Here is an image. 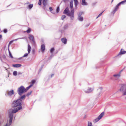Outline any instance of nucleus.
<instances>
[{
	"label": "nucleus",
	"mask_w": 126,
	"mask_h": 126,
	"mask_svg": "<svg viewBox=\"0 0 126 126\" xmlns=\"http://www.w3.org/2000/svg\"><path fill=\"white\" fill-rule=\"evenodd\" d=\"M22 102V100L20 99H18L15 100L13 101L12 104V106L13 107H16L19 106L16 108L14 109H9L8 111V116L9 118V121L8 125V121L7 120V123L5 126H9L12 123L13 120V113H16L18 110H21L22 107L21 106L22 105L21 103Z\"/></svg>",
	"instance_id": "1"
},
{
	"label": "nucleus",
	"mask_w": 126,
	"mask_h": 126,
	"mask_svg": "<svg viewBox=\"0 0 126 126\" xmlns=\"http://www.w3.org/2000/svg\"><path fill=\"white\" fill-rule=\"evenodd\" d=\"M119 90L121 93L123 95H126V84H121L120 85Z\"/></svg>",
	"instance_id": "2"
},
{
	"label": "nucleus",
	"mask_w": 126,
	"mask_h": 126,
	"mask_svg": "<svg viewBox=\"0 0 126 126\" xmlns=\"http://www.w3.org/2000/svg\"><path fill=\"white\" fill-rule=\"evenodd\" d=\"M17 92L19 95H21L26 92L25 88L23 86H21L18 88Z\"/></svg>",
	"instance_id": "3"
},
{
	"label": "nucleus",
	"mask_w": 126,
	"mask_h": 126,
	"mask_svg": "<svg viewBox=\"0 0 126 126\" xmlns=\"http://www.w3.org/2000/svg\"><path fill=\"white\" fill-rule=\"evenodd\" d=\"M74 9L71 10V12H69L67 14V15L70 17L71 20H73L74 18Z\"/></svg>",
	"instance_id": "4"
},
{
	"label": "nucleus",
	"mask_w": 126,
	"mask_h": 126,
	"mask_svg": "<svg viewBox=\"0 0 126 126\" xmlns=\"http://www.w3.org/2000/svg\"><path fill=\"white\" fill-rule=\"evenodd\" d=\"M104 114V112H102L98 117L97 118H96L94 120V122L96 123L101 119Z\"/></svg>",
	"instance_id": "5"
},
{
	"label": "nucleus",
	"mask_w": 126,
	"mask_h": 126,
	"mask_svg": "<svg viewBox=\"0 0 126 126\" xmlns=\"http://www.w3.org/2000/svg\"><path fill=\"white\" fill-rule=\"evenodd\" d=\"M102 87H99L97 90L96 92V95L97 97H99L101 96V94L102 92Z\"/></svg>",
	"instance_id": "6"
},
{
	"label": "nucleus",
	"mask_w": 126,
	"mask_h": 126,
	"mask_svg": "<svg viewBox=\"0 0 126 126\" xmlns=\"http://www.w3.org/2000/svg\"><path fill=\"white\" fill-rule=\"evenodd\" d=\"M94 89V88H93L88 87L87 90H84V91L85 93H88L92 91Z\"/></svg>",
	"instance_id": "7"
},
{
	"label": "nucleus",
	"mask_w": 126,
	"mask_h": 126,
	"mask_svg": "<svg viewBox=\"0 0 126 126\" xmlns=\"http://www.w3.org/2000/svg\"><path fill=\"white\" fill-rule=\"evenodd\" d=\"M48 0H43V4L44 6L43 7V8L45 10H46V6L47 5Z\"/></svg>",
	"instance_id": "8"
},
{
	"label": "nucleus",
	"mask_w": 126,
	"mask_h": 126,
	"mask_svg": "<svg viewBox=\"0 0 126 126\" xmlns=\"http://www.w3.org/2000/svg\"><path fill=\"white\" fill-rule=\"evenodd\" d=\"M29 38L30 41H32L33 43H34L35 42L34 40V37L32 35L29 34Z\"/></svg>",
	"instance_id": "9"
},
{
	"label": "nucleus",
	"mask_w": 126,
	"mask_h": 126,
	"mask_svg": "<svg viewBox=\"0 0 126 126\" xmlns=\"http://www.w3.org/2000/svg\"><path fill=\"white\" fill-rule=\"evenodd\" d=\"M120 72L118 74H114L113 75V76L115 77V79L117 80L119 78L120 76Z\"/></svg>",
	"instance_id": "10"
},
{
	"label": "nucleus",
	"mask_w": 126,
	"mask_h": 126,
	"mask_svg": "<svg viewBox=\"0 0 126 126\" xmlns=\"http://www.w3.org/2000/svg\"><path fill=\"white\" fill-rule=\"evenodd\" d=\"M14 94V91L13 90L8 91L7 93V94H8L9 96H11Z\"/></svg>",
	"instance_id": "11"
},
{
	"label": "nucleus",
	"mask_w": 126,
	"mask_h": 126,
	"mask_svg": "<svg viewBox=\"0 0 126 126\" xmlns=\"http://www.w3.org/2000/svg\"><path fill=\"white\" fill-rule=\"evenodd\" d=\"M61 40L63 43L64 44H66L67 40L65 38H62L61 39Z\"/></svg>",
	"instance_id": "12"
},
{
	"label": "nucleus",
	"mask_w": 126,
	"mask_h": 126,
	"mask_svg": "<svg viewBox=\"0 0 126 126\" xmlns=\"http://www.w3.org/2000/svg\"><path fill=\"white\" fill-rule=\"evenodd\" d=\"M126 53V51H124V50L121 49L119 53L118 54L117 56L120 54H123Z\"/></svg>",
	"instance_id": "13"
},
{
	"label": "nucleus",
	"mask_w": 126,
	"mask_h": 126,
	"mask_svg": "<svg viewBox=\"0 0 126 126\" xmlns=\"http://www.w3.org/2000/svg\"><path fill=\"white\" fill-rule=\"evenodd\" d=\"M45 46L44 44L42 45L41 47V51L43 52L45 49Z\"/></svg>",
	"instance_id": "14"
},
{
	"label": "nucleus",
	"mask_w": 126,
	"mask_h": 126,
	"mask_svg": "<svg viewBox=\"0 0 126 126\" xmlns=\"http://www.w3.org/2000/svg\"><path fill=\"white\" fill-rule=\"evenodd\" d=\"M69 10L68 7H67L64 10L63 13L64 14H66L68 13Z\"/></svg>",
	"instance_id": "15"
},
{
	"label": "nucleus",
	"mask_w": 126,
	"mask_h": 126,
	"mask_svg": "<svg viewBox=\"0 0 126 126\" xmlns=\"http://www.w3.org/2000/svg\"><path fill=\"white\" fill-rule=\"evenodd\" d=\"M70 8H71V10H72V9H74L73 8V1H71L70 2Z\"/></svg>",
	"instance_id": "16"
},
{
	"label": "nucleus",
	"mask_w": 126,
	"mask_h": 126,
	"mask_svg": "<svg viewBox=\"0 0 126 126\" xmlns=\"http://www.w3.org/2000/svg\"><path fill=\"white\" fill-rule=\"evenodd\" d=\"M13 66L14 67H18L21 66V65L20 64H13Z\"/></svg>",
	"instance_id": "17"
},
{
	"label": "nucleus",
	"mask_w": 126,
	"mask_h": 126,
	"mask_svg": "<svg viewBox=\"0 0 126 126\" xmlns=\"http://www.w3.org/2000/svg\"><path fill=\"white\" fill-rule=\"evenodd\" d=\"M81 4L83 5H87V3L86 2L85 0H82Z\"/></svg>",
	"instance_id": "18"
},
{
	"label": "nucleus",
	"mask_w": 126,
	"mask_h": 126,
	"mask_svg": "<svg viewBox=\"0 0 126 126\" xmlns=\"http://www.w3.org/2000/svg\"><path fill=\"white\" fill-rule=\"evenodd\" d=\"M78 19L79 21H82L83 20V17L82 16L78 17Z\"/></svg>",
	"instance_id": "19"
},
{
	"label": "nucleus",
	"mask_w": 126,
	"mask_h": 126,
	"mask_svg": "<svg viewBox=\"0 0 126 126\" xmlns=\"http://www.w3.org/2000/svg\"><path fill=\"white\" fill-rule=\"evenodd\" d=\"M26 96L25 95H23L21 96L18 99H20L22 100L23 99L24 100L25 99Z\"/></svg>",
	"instance_id": "20"
},
{
	"label": "nucleus",
	"mask_w": 126,
	"mask_h": 126,
	"mask_svg": "<svg viewBox=\"0 0 126 126\" xmlns=\"http://www.w3.org/2000/svg\"><path fill=\"white\" fill-rule=\"evenodd\" d=\"M75 2V5L76 8L77 7V5L78 4V2L77 0H74Z\"/></svg>",
	"instance_id": "21"
},
{
	"label": "nucleus",
	"mask_w": 126,
	"mask_h": 126,
	"mask_svg": "<svg viewBox=\"0 0 126 126\" xmlns=\"http://www.w3.org/2000/svg\"><path fill=\"white\" fill-rule=\"evenodd\" d=\"M31 46L29 45H28V53H30L31 51Z\"/></svg>",
	"instance_id": "22"
},
{
	"label": "nucleus",
	"mask_w": 126,
	"mask_h": 126,
	"mask_svg": "<svg viewBox=\"0 0 126 126\" xmlns=\"http://www.w3.org/2000/svg\"><path fill=\"white\" fill-rule=\"evenodd\" d=\"M24 39V38H17L16 39H15L14 40H12L10 41L9 43V44H11L13 42V41H16L19 39Z\"/></svg>",
	"instance_id": "23"
},
{
	"label": "nucleus",
	"mask_w": 126,
	"mask_h": 126,
	"mask_svg": "<svg viewBox=\"0 0 126 126\" xmlns=\"http://www.w3.org/2000/svg\"><path fill=\"white\" fill-rule=\"evenodd\" d=\"M83 14V12L82 11H80L78 13V17L81 16Z\"/></svg>",
	"instance_id": "24"
},
{
	"label": "nucleus",
	"mask_w": 126,
	"mask_h": 126,
	"mask_svg": "<svg viewBox=\"0 0 126 126\" xmlns=\"http://www.w3.org/2000/svg\"><path fill=\"white\" fill-rule=\"evenodd\" d=\"M32 86V85H30L29 86L25 88L26 92Z\"/></svg>",
	"instance_id": "25"
},
{
	"label": "nucleus",
	"mask_w": 126,
	"mask_h": 126,
	"mask_svg": "<svg viewBox=\"0 0 126 126\" xmlns=\"http://www.w3.org/2000/svg\"><path fill=\"white\" fill-rule=\"evenodd\" d=\"M88 126H93L92 123L90 122H88Z\"/></svg>",
	"instance_id": "26"
},
{
	"label": "nucleus",
	"mask_w": 126,
	"mask_h": 126,
	"mask_svg": "<svg viewBox=\"0 0 126 126\" xmlns=\"http://www.w3.org/2000/svg\"><path fill=\"white\" fill-rule=\"evenodd\" d=\"M33 6V4H30L28 6V7L29 9H31Z\"/></svg>",
	"instance_id": "27"
},
{
	"label": "nucleus",
	"mask_w": 126,
	"mask_h": 126,
	"mask_svg": "<svg viewBox=\"0 0 126 126\" xmlns=\"http://www.w3.org/2000/svg\"><path fill=\"white\" fill-rule=\"evenodd\" d=\"M17 72L16 71H14L13 72V75L15 76H16L17 75Z\"/></svg>",
	"instance_id": "28"
},
{
	"label": "nucleus",
	"mask_w": 126,
	"mask_h": 126,
	"mask_svg": "<svg viewBox=\"0 0 126 126\" xmlns=\"http://www.w3.org/2000/svg\"><path fill=\"white\" fill-rule=\"evenodd\" d=\"M54 48H52L50 50V52L51 53H52L53 51H54Z\"/></svg>",
	"instance_id": "29"
},
{
	"label": "nucleus",
	"mask_w": 126,
	"mask_h": 126,
	"mask_svg": "<svg viewBox=\"0 0 126 126\" xmlns=\"http://www.w3.org/2000/svg\"><path fill=\"white\" fill-rule=\"evenodd\" d=\"M66 17V16L65 15H63L61 17V19L62 20H63Z\"/></svg>",
	"instance_id": "30"
},
{
	"label": "nucleus",
	"mask_w": 126,
	"mask_h": 126,
	"mask_svg": "<svg viewBox=\"0 0 126 126\" xmlns=\"http://www.w3.org/2000/svg\"><path fill=\"white\" fill-rule=\"evenodd\" d=\"M126 2V0H124V1H121L120 2V3L121 4H124Z\"/></svg>",
	"instance_id": "31"
},
{
	"label": "nucleus",
	"mask_w": 126,
	"mask_h": 126,
	"mask_svg": "<svg viewBox=\"0 0 126 126\" xmlns=\"http://www.w3.org/2000/svg\"><path fill=\"white\" fill-rule=\"evenodd\" d=\"M35 81L34 80H32L31 81L32 84L31 85H33V84L35 83Z\"/></svg>",
	"instance_id": "32"
},
{
	"label": "nucleus",
	"mask_w": 126,
	"mask_h": 126,
	"mask_svg": "<svg viewBox=\"0 0 126 126\" xmlns=\"http://www.w3.org/2000/svg\"><path fill=\"white\" fill-rule=\"evenodd\" d=\"M104 11H103V12H102L98 16H97V17H96V18L97 19L98 17H99V16H101L102 15V14L104 12Z\"/></svg>",
	"instance_id": "33"
},
{
	"label": "nucleus",
	"mask_w": 126,
	"mask_h": 126,
	"mask_svg": "<svg viewBox=\"0 0 126 126\" xmlns=\"http://www.w3.org/2000/svg\"><path fill=\"white\" fill-rule=\"evenodd\" d=\"M32 92V91H31L30 92H29L27 93L26 95L27 96H28L29 95L31 94Z\"/></svg>",
	"instance_id": "34"
},
{
	"label": "nucleus",
	"mask_w": 126,
	"mask_h": 126,
	"mask_svg": "<svg viewBox=\"0 0 126 126\" xmlns=\"http://www.w3.org/2000/svg\"><path fill=\"white\" fill-rule=\"evenodd\" d=\"M9 56L11 57L12 58H13V57L9 50Z\"/></svg>",
	"instance_id": "35"
},
{
	"label": "nucleus",
	"mask_w": 126,
	"mask_h": 126,
	"mask_svg": "<svg viewBox=\"0 0 126 126\" xmlns=\"http://www.w3.org/2000/svg\"><path fill=\"white\" fill-rule=\"evenodd\" d=\"M59 11V7H58L56 10V12L57 13H58Z\"/></svg>",
	"instance_id": "36"
},
{
	"label": "nucleus",
	"mask_w": 126,
	"mask_h": 126,
	"mask_svg": "<svg viewBox=\"0 0 126 126\" xmlns=\"http://www.w3.org/2000/svg\"><path fill=\"white\" fill-rule=\"evenodd\" d=\"M42 0H39L38 2V4L39 5H41Z\"/></svg>",
	"instance_id": "37"
},
{
	"label": "nucleus",
	"mask_w": 126,
	"mask_h": 126,
	"mask_svg": "<svg viewBox=\"0 0 126 126\" xmlns=\"http://www.w3.org/2000/svg\"><path fill=\"white\" fill-rule=\"evenodd\" d=\"M30 31H31V29H28V30L26 31V32H27V33H30Z\"/></svg>",
	"instance_id": "38"
},
{
	"label": "nucleus",
	"mask_w": 126,
	"mask_h": 126,
	"mask_svg": "<svg viewBox=\"0 0 126 126\" xmlns=\"http://www.w3.org/2000/svg\"><path fill=\"white\" fill-rule=\"evenodd\" d=\"M117 11L116 9H114V10L112 12V13L113 14H114Z\"/></svg>",
	"instance_id": "39"
},
{
	"label": "nucleus",
	"mask_w": 126,
	"mask_h": 126,
	"mask_svg": "<svg viewBox=\"0 0 126 126\" xmlns=\"http://www.w3.org/2000/svg\"><path fill=\"white\" fill-rule=\"evenodd\" d=\"M49 9L50 11L52 13H53V12H52V10H53V9H52V7H50L49 8Z\"/></svg>",
	"instance_id": "40"
},
{
	"label": "nucleus",
	"mask_w": 126,
	"mask_h": 126,
	"mask_svg": "<svg viewBox=\"0 0 126 126\" xmlns=\"http://www.w3.org/2000/svg\"><path fill=\"white\" fill-rule=\"evenodd\" d=\"M3 32L4 33H6L7 32V30L6 29H4L3 30Z\"/></svg>",
	"instance_id": "41"
},
{
	"label": "nucleus",
	"mask_w": 126,
	"mask_h": 126,
	"mask_svg": "<svg viewBox=\"0 0 126 126\" xmlns=\"http://www.w3.org/2000/svg\"><path fill=\"white\" fill-rule=\"evenodd\" d=\"M28 53H25L23 56V57H25L27 56L28 55Z\"/></svg>",
	"instance_id": "42"
},
{
	"label": "nucleus",
	"mask_w": 126,
	"mask_h": 126,
	"mask_svg": "<svg viewBox=\"0 0 126 126\" xmlns=\"http://www.w3.org/2000/svg\"><path fill=\"white\" fill-rule=\"evenodd\" d=\"M118 6H117V5L116 6V7H115V9H116V10H117V9H118Z\"/></svg>",
	"instance_id": "43"
},
{
	"label": "nucleus",
	"mask_w": 126,
	"mask_h": 126,
	"mask_svg": "<svg viewBox=\"0 0 126 126\" xmlns=\"http://www.w3.org/2000/svg\"><path fill=\"white\" fill-rule=\"evenodd\" d=\"M90 25V24H86L85 25V27H87L88 26H89V25Z\"/></svg>",
	"instance_id": "44"
},
{
	"label": "nucleus",
	"mask_w": 126,
	"mask_h": 126,
	"mask_svg": "<svg viewBox=\"0 0 126 126\" xmlns=\"http://www.w3.org/2000/svg\"><path fill=\"white\" fill-rule=\"evenodd\" d=\"M69 0H63V1L65 2V3L66 2L68 1Z\"/></svg>",
	"instance_id": "45"
},
{
	"label": "nucleus",
	"mask_w": 126,
	"mask_h": 126,
	"mask_svg": "<svg viewBox=\"0 0 126 126\" xmlns=\"http://www.w3.org/2000/svg\"><path fill=\"white\" fill-rule=\"evenodd\" d=\"M67 25H65L64 26V28L65 29L67 28Z\"/></svg>",
	"instance_id": "46"
},
{
	"label": "nucleus",
	"mask_w": 126,
	"mask_h": 126,
	"mask_svg": "<svg viewBox=\"0 0 126 126\" xmlns=\"http://www.w3.org/2000/svg\"><path fill=\"white\" fill-rule=\"evenodd\" d=\"M120 4H121L120 3V2L117 5V6H120Z\"/></svg>",
	"instance_id": "47"
},
{
	"label": "nucleus",
	"mask_w": 126,
	"mask_h": 126,
	"mask_svg": "<svg viewBox=\"0 0 126 126\" xmlns=\"http://www.w3.org/2000/svg\"><path fill=\"white\" fill-rule=\"evenodd\" d=\"M21 74H22V73H21V72H19L18 73V75Z\"/></svg>",
	"instance_id": "48"
},
{
	"label": "nucleus",
	"mask_w": 126,
	"mask_h": 126,
	"mask_svg": "<svg viewBox=\"0 0 126 126\" xmlns=\"http://www.w3.org/2000/svg\"><path fill=\"white\" fill-rule=\"evenodd\" d=\"M2 37V35H0V39Z\"/></svg>",
	"instance_id": "49"
},
{
	"label": "nucleus",
	"mask_w": 126,
	"mask_h": 126,
	"mask_svg": "<svg viewBox=\"0 0 126 126\" xmlns=\"http://www.w3.org/2000/svg\"><path fill=\"white\" fill-rule=\"evenodd\" d=\"M54 75V74H52L51 75V77H52V76H53Z\"/></svg>",
	"instance_id": "50"
},
{
	"label": "nucleus",
	"mask_w": 126,
	"mask_h": 126,
	"mask_svg": "<svg viewBox=\"0 0 126 126\" xmlns=\"http://www.w3.org/2000/svg\"><path fill=\"white\" fill-rule=\"evenodd\" d=\"M113 0H112V2H113Z\"/></svg>",
	"instance_id": "51"
},
{
	"label": "nucleus",
	"mask_w": 126,
	"mask_h": 126,
	"mask_svg": "<svg viewBox=\"0 0 126 126\" xmlns=\"http://www.w3.org/2000/svg\"><path fill=\"white\" fill-rule=\"evenodd\" d=\"M125 99L126 100V97H125Z\"/></svg>",
	"instance_id": "52"
}]
</instances>
